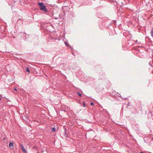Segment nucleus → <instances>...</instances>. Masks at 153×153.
I'll use <instances>...</instances> for the list:
<instances>
[{"label":"nucleus","mask_w":153,"mask_h":153,"mask_svg":"<svg viewBox=\"0 0 153 153\" xmlns=\"http://www.w3.org/2000/svg\"><path fill=\"white\" fill-rule=\"evenodd\" d=\"M65 45L67 46H68L69 45L67 43H65Z\"/></svg>","instance_id":"obj_11"},{"label":"nucleus","mask_w":153,"mask_h":153,"mask_svg":"<svg viewBox=\"0 0 153 153\" xmlns=\"http://www.w3.org/2000/svg\"><path fill=\"white\" fill-rule=\"evenodd\" d=\"M14 90L16 91H17V89L16 88H14Z\"/></svg>","instance_id":"obj_13"},{"label":"nucleus","mask_w":153,"mask_h":153,"mask_svg":"<svg viewBox=\"0 0 153 153\" xmlns=\"http://www.w3.org/2000/svg\"><path fill=\"white\" fill-rule=\"evenodd\" d=\"M91 105H94V103L93 102H92L91 103Z\"/></svg>","instance_id":"obj_12"},{"label":"nucleus","mask_w":153,"mask_h":153,"mask_svg":"<svg viewBox=\"0 0 153 153\" xmlns=\"http://www.w3.org/2000/svg\"><path fill=\"white\" fill-rule=\"evenodd\" d=\"M38 4L40 10H47L46 6L43 3H39Z\"/></svg>","instance_id":"obj_1"},{"label":"nucleus","mask_w":153,"mask_h":153,"mask_svg":"<svg viewBox=\"0 0 153 153\" xmlns=\"http://www.w3.org/2000/svg\"><path fill=\"white\" fill-rule=\"evenodd\" d=\"M26 71L28 72V73H29L30 72V71L29 70V68H26Z\"/></svg>","instance_id":"obj_7"},{"label":"nucleus","mask_w":153,"mask_h":153,"mask_svg":"<svg viewBox=\"0 0 153 153\" xmlns=\"http://www.w3.org/2000/svg\"><path fill=\"white\" fill-rule=\"evenodd\" d=\"M44 12H48V10H44Z\"/></svg>","instance_id":"obj_14"},{"label":"nucleus","mask_w":153,"mask_h":153,"mask_svg":"<svg viewBox=\"0 0 153 153\" xmlns=\"http://www.w3.org/2000/svg\"><path fill=\"white\" fill-rule=\"evenodd\" d=\"M83 106L84 107L86 106V105H85V103H83Z\"/></svg>","instance_id":"obj_10"},{"label":"nucleus","mask_w":153,"mask_h":153,"mask_svg":"<svg viewBox=\"0 0 153 153\" xmlns=\"http://www.w3.org/2000/svg\"><path fill=\"white\" fill-rule=\"evenodd\" d=\"M140 153H143V152H140Z\"/></svg>","instance_id":"obj_16"},{"label":"nucleus","mask_w":153,"mask_h":153,"mask_svg":"<svg viewBox=\"0 0 153 153\" xmlns=\"http://www.w3.org/2000/svg\"><path fill=\"white\" fill-rule=\"evenodd\" d=\"M151 36H152V37L153 38V27H152V28L151 31Z\"/></svg>","instance_id":"obj_4"},{"label":"nucleus","mask_w":153,"mask_h":153,"mask_svg":"<svg viewBox=\"0 0 153 153\" xmlns=\"http://www.w3.org/2000/svg\"><path fill=\"white\" fill-rule=\"evenodd\" d=\"M20 21L22 22L23 21V19H19L18 20V22H19Z\"/></svg>","instance_id":"obj_8"},{"label":"nucleus","mask_w":153,"mask_h":153,"mask_svg":"<svg viewBox=\"0 0 153 153\" xmlns=\"http://www.w3.org/2000/svg\"><path fill=\"white\" fill-rule=\"evenodd\" d=\"M78 94L79 95V96L80 97H82V94L80 93H78Z\"/></svg>","instance_id":"obj_9"},{"label":"nucleus","mask_w":153,"mask_h":153,"mask_svg":"<svg viewBox=\"0 0 153 153\" xmlns=\"http://www.w3.org/2000/svg\"><path fill=\"white\" fill-rule=\"evenodd\" d=\"M66 131H67V129H66L65 128V137H68V136H67V133Z\"/></svg>","instance_id":"obj_5"},{"label":"nucleus","mask_w":153,"mask_h":153,"mask_svg":"<svg viewBox=\"0 0 153 153\" xmlns=\"http://www.w3.org/2000/svg\"><path fill=\"white\" fill-rule=\"evenodd\" d=\"M21 148L23 152L25 153H27V150L25 149L23 146L22 145H21Z\"/></svg>","instance_id":"obj_2"},{"label":"nucleus","mask_w":153,"mask_h":153,"mask_svg":"<svg viewBox=\"0 0 153 153\" xmlns=\"http://www.w3.org/2000/svg\"><path fill=\"white\" fill-rule=\"evenodd\" d=\"M135 42H137V41L136 40V41H135Z\"/></svg>","instance_id":"obj_15"},{"label":"nucleus","mask_w":153,"mask_h":153,"mask_svg":"<svg viewBox=\"0 0 153 153\" xmlns=\"http://www.w3.org/2000/svg\"><path fill=\"white\" fill-rule=\"evenodd\" d=\"M51 131L52 132H54L55 131V128H52L51 129Z\"/></svg>","instance_id":"obj_6"},{"label":"nucleus","mask_w":153,"mask_h":153,"mask_svg":"<svg viewBox=\"0 0 153 153\" xmlns=\"http://www.w3.org/2000/svg\"><path fill=\"white\" fill-rule=\"evenodd\" d=\"M13 146V143H12V142L10 143L9 144V147H11Z\"/></svg>","instance_id":"obj_3"}]
</instances>
